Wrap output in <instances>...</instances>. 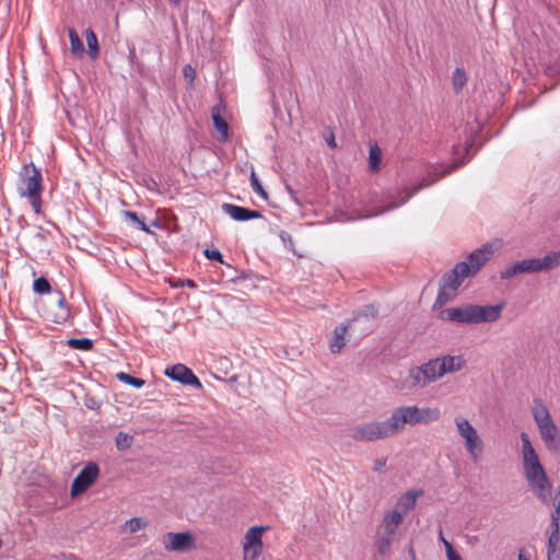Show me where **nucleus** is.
Masks as SVG:
<instances>
[{"label":"nucleus","mask_w":560,"mask_h":560,"mask_svg":"<svg viewBox=\"0 0 560 560\" xmlns=\"http://www.w3.org/2000/svg\"><path fill=\"white\" fill-rule=\"evenodd\" d=\"M534 418L547 448L550 451H558L560 448V438L558 436L559 432L548 410L542 408L540 412H535Z\"/></svg>","instance_id":"423d86ee"},{"label":"nucleus","mask_w":560,"mask_h":560,"mask_svg":"<svg viewBox=\"0 0 560 560\" xmlns=\"http://www.w3.org/2000/svg\"><path fill=\"white\" fill-rule=\"evenodd\" d=\"M68 34L70 39L71 52L77 57H81L84 52V46L79 34L73 28H69Z\"/></svg>","instance_id":"a878e982"},{"label":"nucleus","mask_w":560,"mask_h":560,"mask_svg":"<svg viewBox=\"0 0 560 560\" xmlns=\"http://www.w3.org/2000/svg\"><path fill=\"white\" fill-rule=\"evenodd\" d=\"M422 494V490H409L398 499L395 506L398 511H402L407 514L409 511L415 509L417 499Z\"/></svg>","instance_id":"f3484780"},{"label":"nucleus","mask_w":560,"mask_h":560,"mask_svg":"<svg viewBox=\"0 0 560 560\" xmlns=\"http://www.w3.org/2000/svg\"><path fill=\"white\" fill-rule=\"evenodd\" d=\"M438 359L440 363V374L442 375L446 373H453L462 369L463 361L460 360V358L445 355Z\"/></svg>","instance_id":"aec40b11"},{"label":"nucleus","mask_w":560,"mask_h":560,"mask_svg":"<svg viewBox=\"0 0 560 560\" xmlns=\"http://www.w3.org/2000/svg\"><path fill=\"white\" fill-rule=\"evenodd\" d=\"M100 476L98 465L94 462H89L77 475L71 483L70 494L75 498L84 493Z\"/></svg>","instance_id":"0eeeda50"},{"label":"nucleus","mask_w":560,"mask_h":560,"mask_svg":"<svg viewBox=\"0 0 560 560\" xmlns=\"http://www.w3.org/2000/svg\"><path fill=\"white\" fill-rule=\"evenodd\" d=\"M440 539H441V541H442L443 544H444V540H446V539L443 537L442 532H440Z\"/></svg>","instance_id":"5fc2aeb1"},{"label":"nucleus","mask_w":560,"mask_h":560,"mask_svg":"<svg viewBox=\"0 0 560 560\" xmlns=\"http://www.w3.org/2000/svg\"><path fill=\"white\" fill-rule=\"evenodd\" d=\"M444 547H445V551H446V557H451L453 555H456L457 552L454 550L452 544L447 540H444Z\"/></svg>","instance_id":"a18cd8bd"},{"label":"nucleus","mask_w":560,"mask_h":560,"mask_svg":"<svg viewBox=\"0 0 560 560\" xmlns=\"http://www.w3.org/2000/svg\"><path fill=\"white\" fill-rule=\"evenodd\" d=\"M125 526L130 533H136L141 528H144L147 526V522L141 517H132L126 522Z\"/></svg>","instance_id":"c9c22d12"},{"label":"nucleus","mask_w":560,"mask_h":560,"mask_svg":"<svg viewBox=\"0 0 560 560\" xmlns=\"http://www.w3.org/2000/svg\"><path fill=\"white\" fill-rule=\"evenodd\" d=\"M184 75L190 80H194L195 70L190 66L184 68Z\"/></svg>","instance_id":"49530a36"},{"label":"nucleus","mask_w":560,"mask_h":560,"mask_svg":"<svg viewBox=\"0 0 560 560\" xmlns=\"http://www.w3.org/2000/svg\"><path fill=\"white\" fill-rule=\"evenodd\" d=\"M466 83H467L466 72L460 68H456L452 74V84H453L454 90L456 92L462 91V89L466 85Z\"/></svg>","instance_id":"c756f323"},{"label":"nucleus","mask_w":560,"mask_h":560,"mask_svg":"<svg viewBox=\"0 0 560 560\" xmlns=\"http://www.w3.org/2000/svg\"><path fill=\"white\" fill-rule=\"evenodd\" d=\"M447 560H462L460 556L458 553L453 555L451 557H447Z\"/></svg>","instance_id":"3c124183"},{"label":"nucleus","mask_w":560,"mask_h":560,"mask_svg":"<svg viewBox=\"0 0 560 560\" xmlns=\"http://www.w3.org/2000/svg\"><path fill=\"white\" fill-rule=\"evenodd\" d=\"M451 299H452V296L446 292V289L440 287L439 288V292H438V296H436L434 305H433L434 308L442 307Z\"/></svg>","instance_id":"4c0bfd02"},{"label":"nucleus","mask_w":560,"mask_h":560,"mask_svg":"<svg viewBox=\"0 0 560 560\" xmlns=\"http://www.w3.org/2000/svg\"><path fill=\"white\" fill-rule=\"evenodd\" d=\"M85 39L88 45V54L91 59L95 60L100 55L97 36L91 28H89L85 32Z\"/></svg>","instance_id":"393cba45"},{"label":"nucleus","mask_w":560,"mask_h":560,"mask_svg":"<svg viewBox=\"0 0 560 560\" xmlns=\"http://www.w3.org/2000/svg\"><path fill=\"white\" fill-rule=\"evenodd\" d=\"M382 150L378 145H373L370 149L369 164L372 171H377L381 163Z\"/></svg>","instance_id":"7c9ffc66"},{"label":"nucleus","mask_w":560,"mask_h":560,"mask_svg":"<svg viewBox=\"0 0 560 560\" xmlns=\"http://www.w3.org/2000/svg\"><path fill=\"white\" fill-rule=\"evenodd\" d=\"M410 551H411V557H412V560H416V556H415V552H413V550H412V549H410Z\"/></svg>","instance_id":"4d7b16f0"},{"label":"nucleus","mask_w":560,"mask_h":560,"mask_svg":"<svg viewBox=\"0 0 560 560\" xmlns=\"http://www.w3.org/2000/svg\"><path fill=\"white\" fill-rule=\"evenodd\" d=\"M203 255L211 260H217L220 264H224L222 254L215 248H206Z\"/></svg>","instance_id":"ea45409f"},{"label":"nucleus","mask_w":560,"mask_h":560,"mask_svg":"<svg viewBox=\"0 0 560 560\" xmlns=\"http://www.w3.org/2000/svg\"><path fill=\"white\" fill-rule=\"evenodd\" d=\"M212 119L214 128L220 132L219 140L221 142H226L229 139V126L228 122L221 117L220 110L217 107L212 109Z\"/></svg>","instance_id":"4be33fe9"},{"label":"nucleus","mask_w":560,"mask_h":560,"mask_svg":"<svg viewBox=\"0 0 560 560\" xmlns=\"http://www.w3.org/2000/svg\"><path fill=\"white\" fill-rule=\"evenodd\" d=\"M431 183L432 182H427L425 179H423V182H421L418 186H416L413 188V191L406 194L405 197H402V199L399 202H389L387 200V206H386L387 211H389L392 208H396V207L400 206L401 203L406 202L411 197V195L413 192L418 191L419 189H421L423 187L429 186Z\"/></svg>","instance_id":"473e14b6"},{"label":"nucleus","mask_w":560,"mask_h":560,"mask_svg":"<svg viewBox=\"0 0 560 560\" xmlns=\"http://www.w3.org/2000/svg\"><path fill=\"white\" fill-rule=\"evenodd\" d=\"M458 165L459 164H451V165H448L447 168L445 171H443L439 177H443L445 175L451 174Z\"/></svg>","instance_id":"de8ad7c7"},{"label":"nucleus","mask_w":560,"mask_h":560,"mask_svg":"<svg viewBox=\"0 0 560 560\" xmlns=\"http://www.w3.org/2000/svg\"><path fill=\"white\" fill-rule=\"evenodd\" d=\"M538 264H540V271H548L560 266V250L550 253L542 258H538Z\"/></svg>","instance_id":"b1692460"},{"label":"nucleus","mask_w":560,"mask_h":560,"mask_svg":"<svg viewBox=\"0 0 560 560\" xmlns=\"http://www.w3.org/2000/svg\"><path fill=\"white\" fill-rule=\"evenodd\" d=\"M328 145L331 148L336 147L335 138L331 136L330 139L327 141Z\"/></svg>","instance_id":"8fccbe9b"},{"label":"nucleus","mask_w":560,"mask_h":560,"mask_svg":"<svg viewBox=\"0 0 560 560\" xmlns=\"http://www.w3.org/2000/svg\"><path fill=\"white\" fill-rule=\"evenodd\" d=\"M560 514H556V512L552 511L551 513V533L549 535L548 541L551 542V545H558L560 541V525H559Z\"/></svg>","instance_id":"bb28decb"},{"label":"nucleus","mask_w":560,"mask_h":560,"mask_svg":"<svg viewBox=\"0 0 560 560\" xmlns=\"http://www.w3.org/2000/svg\"><path fill=\"white\" fill-rule=\"evenodd\" d=\"M222 209L235 221H248L262 218V214L257 210H250L232 203H223Z\"/></svg>","instance_id":"4468645a"},{"label":"nucleus","mask_w":560,"mask_h":560,"mask_svg":"<svg viewBox=\"0 0 560 560\" xmlns=\"http://www.w3.org/2000/svg\"><path fill=\"white\" fill-rule=\"evenodd\" d=\"M57 293V303L47 312V318L56 324H62L70 318L71 314L62 292L58 291Z\"/></svg>","instance_id":"2eb2a0df"},{"label":"nucleus","mask_w":560,"mask_h":560,"mask_svg":"<svg viewBox=\"0 0 560 560\" xmlns=\"http://www.w3.org/2000/svg\"><path fill=\"white\" fill-rule=\"evenodd\" d=\"M503 308L504 303H499L497 305L464 304L457 307L443 310L441 312V318L467 325L494 323L501 317Z\"/></svg>","instance_id":"f257e3e1"},{"label":"nucleus","mask_w":560,"mask_h":560,"mask_svg":"<svg viewBox=\"0 0 560 560\" xmlns=\"http://www.w3.org/2000/svg\"><path fill=\"white\" fill-rule=\"evenodd\" d=\"M377 549L381 553L384 552L385 549V540L383 538H380L377 541Z\"/></svg>","instance_id":"09e8293b"},{"label":"nucleus","mask_w":560,"mask_h":560,"mask_svg":"<svg viewBox=\"0 0 560 560\" xmlns=\"http://www.w3.org/2000/svg\"><path fill=\"white\" fill-rule=\"evenodd\" d=\"M165 375L174 381L184 385H191L196 388H201V382L194 374V372L184 364H174L165 370Z\"/></svg>","instance_id":"9b49d317"},{"label":"nucleus","mask_w":560,"mask_h":560,"mask_svg":"<svg viewBox=\"0 0 560 560\" xmlns=\"http://www.w3.org/2000/svg\"><path fill=\"white\" fill-rule=\"evenodd\" d=\"M250 186H252L253 190L257 195H259L262 199H267L268 198V194L264 189V187L261 186V184H260L258 177L256 176V173H255L254 170L250 173Z\"/></svg>","instance_id":"f704fd0d"},{"label":"nucleus","mask_w":560,"mask_h":560,"mask_svg":"<svg viewBox=\"0 0 560 560\" xmlns=\"http://www.w3.org/2000/svg\"><path fill=\"white\" fill-rule=\"evenodd\" d=\"M523 467L524 475L545 470L535 450L523 454Z\"/></svg>","instance_id":"6ab92c4d"},{"label":"nucleus","mask_w":560,"mask_h":560,"mask_svg":"<svg viewBox=\"0 0 560 560\" xmlns=\"http://www.w3.org/2000/svg\"><path fill=\"white\" fill-rule=\"evenodd\" d=\"M125 217L130 219L132 222H135L141 231H144L147 233H150L149 228L147 224L138 217V214L133 211H126Z\"/></svg>","instance_id":"58836bf2"},{"label":"nucleus","mask_w":560,"mask_h":560,"mask_svg":"<svg viewBox=\"0 0 560 560\" xmlns=\"http://www.w3.org/2000/svg\"><path fill=\"white\" fill-rule=\"evenodd\" d=\"M493 247L491 244H483L480 248L475 249L467 257L468 277L475 276L481 267L491 259Z\"/></svg>","instance_id":"9d476101"},{"label":"nucleus","mask_w":560,"mask_h":560,"mask_svg":"<svg viewBox=\"0 0 560 560\" xmlns=\"http://www.w3.org/2000/svg\"><path fill=\"white\" fill-rule=\"evenodd\" d=\"M521 441H522V453L523 454L534 451V447L530 443V440H529L527 433H525V432L521 433Z\"/></svg>","instance_id":"a19ab883"},{"label":"nucleus","mask_w":560,"mask_h":560,"mask_svg":"<svg viewBox=\"0 0 560 560\" xmlns=\"http://www.w3.org/2000/svg\"><path fill=\"white\" fill-rule=\"evenodd\" d=\"M553 512H556V514H560V485L558 486L553 497Z\"/></svg>","instance_id":"37998d69"},{"label":"nucleus","mask_w":560,"mask_h":560,"mask_svg":"<svg viewBox=\"0 0 560 560\" xmlns=\"http://www.w3.org/2000/svg\"><path fill=\"white\" fill-rule=\"evenodd\" d=\"M269 528L267 526L249 527L242 542V560H258L264 551L262 535Z\"/></svg>","instance_id":"39448f33"},{"label":"nucleus","mask_w":560,"mask_h":560,"mask_svg":"<svg viewBox=\"0 0 560 560\" xmlns=\"http://www.w3.org/2000/svg\"><path fill=\"white\" fill-rule=\"evenodd\" d=\"M420 366L422 368L424 376L429 384L435 382L438 378L443 376L442 374H440V363L438 358L430 360L429 362Z\"/></svg>","instance_id":"5701e85b"},{"label":"nucleus","mask_w":560,"mask_h":560,"mask_svg":"<svg viewBox=\"0 0 560 560\" xmlns=\"http://www.w3.org/2000/svg\"><path fill=\"white\" fill-rule=\"evenodd\" d=\"M67 345L77 350L89 351L93 348V341L89 338H71L67 340Z\"/></svg>","instance_id":"c85d7f7f"},{"label":"nucleus","mask_w":560,"mask_h":560,"mask_svg":"<svg viewBox=\"0 0 560 560\" xmlns=\"http://www.w3.org/2000/svg\"><path fill=\"white\" fill-rule=\"evenodd\" d=\"M557 546L558 545H551V542L548 541V560H560V552L557 550Z\"/></svg>","instance_id":"79ce46f5"},{"label":"nucleus","mask_w":560,"mask_h":560,"mask_svg":"<svg viewBox=\"0 0 560 560\" xmlns=\"http://www.w3.org/2000/svg\"><path fill=\"white\" fill-rule=\"evenodd\" d=\"M405 515H406L405 512L398 511V509L396 506L394 508L392 513L389 515H387V535L394 533V529L389 528V527L392 525L395 527L400 525L404 521Z\"/></svg>","instance_id":"cd10ccee"},{"label":"nucleus","mask_w":560,"mask_h":560,"mask_svg":"<svg viewBox=\"0 0 560 560\" xmlns=\"http://www.w3.org/2000/svg\"><path fill=\"white\" fill-rule=\"evenodd\" d=\"M171 2H173L174 4H178L180 2V0H170Z\"/></svg>","instance_id":"6e6d98bb"},{"label":"nucleus","mask_w":560,"mask_h":560,"mask_svg":"<svg viewBox=\"0 0 560 560\" xmlns=\"http://www.w3.org/2000/svg\"><path fill=\"white\" fill-rule=\"evenodd\" d=\"M187 285L190 288L195 287V282L192 280H187Z\"/></svg>","instance_id":"864d4df0"},{"label":"nucleus","mask_w":560,"mask_h":560,"mask_svg":"<svg viewBox=\"0 0 560 560\" xmlns=\"http://www.w3.org/2000/svg\"><path fill=\"white\" fill-rule=\"evenodd\" d=\"M383 427L381 423H369L357 428L352 434L353 439L360 441H373L382 438Z\"/></svg>","instance_id":"dca6fc26"},{"label":"nucleus","mask_w":560,"mask_h":560,"mask_svg":"<svg viewBox=\"0 0 560 560\" xmlns=\"http://www.w3.org/2000/svg\"><path fill=\"white\" fill-rule=\"evenodd\" d=\"M444 547H445V551H446V557H451L453 555H456L457 552L454 550L452 544L447 540H444Z\"/></svg>","instance_id":"c03bdc74"},{"label":"nucleus","mask_w":560,"mask_h":560,"mask_svg":"<svg viewBox=\"0 0 560 560\" xmlns=\"http://www.w3.org/2000/svg\"><path fill=\"white\" fill-rule=\"evenodd\" d=\"M16 191L21 198L28 200L36 214L42 213L43 177L39 170L33 163L26 164L21 168L16 182Z\"/></svg>","instance_id":"7ed1b4c3"},{"label":"nucleus","mask_w":560,"mask_h":560,"mask_svg":"<svg viewBox=\"0 0 560 560\" xmlns=\"http://www.w3.org/2000/svg\"><path fill=\"white\" fill-rule=\"evenodd\" d=\"M132 438L124 432H119L116 436V447L120 451L130 447Z\"/></svg>","instance_id":"e433bc0d"},{"label":"nucleus","mask_w":560,"mask_h":560,"mask_svg":"<svg viewBox=\"0 0 560 560\" xmlns=\"http://www.w3.org/2000/svg\"><path fill=\"white\" fill-rule=\"evenodd\" d=\"M441 416L439 408H420L418 406H400L387 419V431L392 434L401 432L406 425L428 424Z\"/></svg>","instance_id":"f03ea898"},{"label":"nucleus","mask_w":560,"mask_h":560,"mask_svg":"<svg viewBox=\"0 0 560 560\" xmlns=\"http://www.w3.org/2000/svg\"><path fill=\"white\" fill-rule=\"evenodd\" d=\"M195 536L190 532L166 533L163 536V546L167 551H185L194 549Z\"/></svg>","instance_id":"1a4fd4ad"},{"label":"nucleus","mask_w":560,"mask_h":560,"mask_svg":"<svg viewBox=\"0 0 560 560\" xmlns=\"http://www.w3.org/2000/svg\"><path fill=\"white\" fill-rule=\"evenodd\" d=\"M525 478L541 503L549 505L552 486L546 471L525 474Z\"/></svg>","instance_id":"6e6552de"},{"label":"nucleus","mask_w":560,"mask_h":560,"mask_svg":"<svg viewBox=\"0 0 560 560\" xmlns=\"http://www.w3.org/2000/svg\"><path fill=\"white\" fill-rule=\"evenodd\" d=\"M455 423L459 435L465 441L467 452L469 453L474 462H478L483 451L482 440L478 435L476 429L470 424V422L467 419L463 417H456Z\"/></svg>","instance_id":"20e7f679"},{"label":"nucleus","mask_w":560,"mask_h":560,"mask_svg":"<svg viewBox=\"0 0 560 560\" xmlns=\"http://www.w3.org/2000/svg\"><path fill=\"white\" fill-rule=\"evenodd\" d=\"M33 290L38 294H47L51 291V288L48 280L40 277L33 282Z\"/></svg>","instance_id":"72a5a7b5"},{"label":"nucleus","mask_w":560,"mask_h":560,"mask_svg":"<svg viewBox=\"0 0 560 560\" xmlns=\"http://www.w3.org/2000/svg\"><path fill=\"white\" fill-rule=\"evenodd\" d=\"M351 326V323L348 325L340 324L334 330V337L329 343V348L331 352L338 353L346 345V334L348 328Z\"/></svg>","instance_id":"a211bd4d"},{"label":"nucleus","mask_w":560,"mask_h":560,"mask_svg":"<svg viewBox=\"0 0 560 560\" xmlns=\"http://www.w3.org/2000/svg\"><path fill=\"white\" fill-rule=\"evenodd\" d=\"M540 264H538V258L524 259L513 264L512 266L505 268L501 271L500 278L511 279L512 277L518 273H534L539 272Z\"/></svg>","instance_id":"ddd939ff"},{"label":"nucleus","mask_w":560,"mask_h":560,"mask_svg":"<svg viewBox=\"0 0 560 560\" xmlns=\"http://www.w3.org/2000/svg\"><path fill=\"white\" fill-rule=\"evenodd\" d=\"M466 278H468L467 262H457L453 269L442 276L440 287L456 291Z\"/></svg>","instance_id":"f8f14e48"},{"label":"nucleus","mask_w":560,"mask_h":560,"mask_svg":"<svg viewBox=\"0 0 560 560\" xmlns=\"http://www.w3.org/2000/svg\"><path fill=\"white\" fill-rule=\"evenodd\" d=\"M523 549L520 550V553H518V560H529L528 558H526L524 555H523Z\"/></svg>","instance_id":"603ef678"},{"label":"nucleus","mask_w":560,"mask_h":560,"mask_svg":"<svg viewBox=\"0 0 560 560\" xmlns=\"http://www.w3.org/2000/svg\"><path fill=\"white\" fill-rule=\"evenodd\" d=\"M117 378L125 384L131 385L136 388H140L144 385V381L138 377H135L130 374H127L125 372H120L117 374Z\"/></svg>","instance_id":"2f4dec72"},{"label":"nucleus","mask_w":560,"mask_h":560,"mask_svg":"<svg viewBox=\"0 0 560 560\" xmlns=\"http://www.w3.org/2000/svg\"><path fill=\"white\" fill-rule=\"evenodd\" d=\"M408 384L412 388H423L429 385V382L427 381L424 372L420 365L413 366L409 370Z\"/></svg>","instance_id":"412c9836"}]
</instances>
